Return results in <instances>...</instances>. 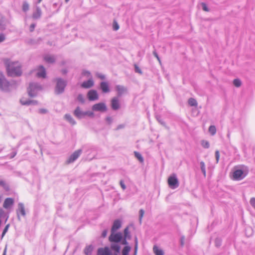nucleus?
Returning <instances> with one entry per match:
<instances>
[{
  "label": "nucleus",
  "instance_id": "1",
  "mask_svg": "<svg viewBox=\"0 0 255 255\" xmlns=\"http://www.w3.org/2000/svg\"><path fill=\"white\" fill-rule=\"evenodd\" d=\"M5 64L8 76L14 77L19 76L21 75V66L18 61H7Z\"/></svg>",
  "mask_w": 255,
  "mask_h": 255
},
{
  "label": "nucleus",
  "instance_id": "2",
  "mask_svg": "<svg viewBox=\"0 0 255 255\" xmlns=\"http://www.w3.org/2000/svg\"><path fill=\"white\" fill-rule=\"evenodd\" d=\"M18 82L15 81H11L9 82L4 77V76L0 72V89L4 92H10L13 89H16L18 86Z\"/></svg>",
  "mask_w": 255,
  "mask_h": 255
},
{
  "label": "nucleus",
  "instance_id": "3",
  "mask_svg": "<svg viewBox=\"0 0 255 255\" xmlns=\"http://www.w3.org/2000/svg\"><path fill=\"white\" fill-rule=\"evenodd\" d=\"M42 89L41 85L37 83H31L28 88V93L30 97L36 96L37 92Z\"/></svg>",
  "mask_w": 255,
  "mask_h": 255
},
{
  "label": "nucleus",
  "instance_id": "4",
  "mask_svg": "<svg viewBox=\"0 0 255 255\" xmlns=\"http://www.w3.org/2000/svg\"><path fill=\"white\" fill-rule=\"evenodd\" d=\"M56 81L55 92L57 94H61L64 91L65 87L66 86V81L61 78L57 79Z\"/></svg>",
  "mask_w": 255,
  "mask_h": 255
},
{
  "label": "nucleus",
  "instance_id": "5",
  "mask_svg": "<svg viewBox=\"0 0 255 255\" xmlns=\"http://www.w3.org/2000/svg\"><path fill=\"white\" fill-rule=\"evenodd\" d=\"M169 186L171 189H175L179 186V182L175 174H172L168 179Z\"/></svg>",
  "mask_w": 255,
  "mask_h": 255
},
{
  "label": "nucleus",
  "instance_id": "6",
  "mask_svg": "<svg viewBox=\"0 0 255 255\" xmlns=\"http://www.w3.org/2000/svg\"><path fill=\"white\" fill-rule=\"evenodd\" d=\"M123 238V235L120 232L117 233L115 232H111V234L109 237V240L111 243H118L122 241Z\"/></svg>",
  "mask_w": 255,
  "mask_h": 255
},
{
  "label": "nucleus",
  "instance_id": "7",
  "mask_svg": "<svg viewBox=\"0 0 255 255\" xmlns=\"http://www.w3.org/2000/svg\"><path fill=\"white\" fill-rule=\"evenodd\" d=\"M246 176V173H245L242 169L235 168L233 172V179L235 180H241Z\"/></svg>",
  "mask_w": 255,
  "mask_h": 255
},
{
  "label": "nucleus",
  "instance_id": "8",
  "mask_svg": "<svg viewBox=\"0 0 255 255\" xmlns=\"http://www.w3.org/2000/svg\"><path fill=\"white\" fill-rule=\"evenodd\" d=\"M92 110L95 112H104L107 111V108L106 104L104 103H99L94 104L92 107Z\"/></svg>",
  "mask_w": 255,
  "mask_h": 255
},
{
  "label": "nucleus",
  "instance_id": "9",
  "mask_svg": "<svg viewBox=\"0 0 255 255\" xmlns=\"http://www.w3.org/2000/svg\"><path fill=\"white\" fill-rule=\"evenodd\" d=\"M82 150L78 149L75 151L72 154L70 155L67 161L68 163H70L75 161L82 153Z\"/></svg>",
  "mask_w": 255,
  "mask_h": 255
},
{
  "label": "nucleus",
  "instance_id": "10",
  "mask_svg": "<svg viewBox=\"0 0 255 255\" xmlns=\"http://www.w3.org/2000/svg\"><path fill=\"white\" fill-rule=\"evenodd\" d=\"M16 213L18 220H20V214L24 217L26 215L24 206L23 203H19L18 204V208L16 210Z\"/></svg>",
  "mask_w": 255,
  "mask_h": 255
},
{
  "label": "nucleus",
  "instance_id": "11",
  "mask_svg": "<svg viewBox=\"0 0 255 255\" xmlns=\"http://www.w3.org/2000/svg\"><path fill=\"white\" fill-rule=\"evenodd\" d=\"M87 97L89 101H94L99 99L97 92L95 90H91L87 93Z\"/></svg>",
  "mask_w": 255,
  "mask_h": 255
},
{
  "label": "nucleus",
  "instance_id": "12",
  "mask_svg": "<svg viewBox=\"0 0 255 255\" xmlns=\"http://www.w3.org/2000/svg\"><path fill=\"white\" fill-rule=\"evenodd\" d=\"M97 255H111V252L109 247L101 248L98 250Z\"/></svg>",
  "mask_w": 255,
  "mask_h": 255
},
{
  "label": "nucleus",
  "instance_id": "13",
  "mask_svg": "<svg viewBox=\"0 0 255 255\" xmlns=\"http://www.w3.org/2000/svg\"><path fill=\"white\" fill-rule=\"evenodd\" d=\"M111 107L113 110H118L120 108L119 100L117 97L113 98L111 100Z\"/></svg>",
  "mask_w": 255,
  "mask_h": 255
},
{
  "label": "nucleus",
  "instance_id": "14",
  "mask_svg": "<svg viewBox=\"0 0 255 255\" xmlns=\"http://www.w3.org/2000/svg\"><path fill=\"white\" fill-rule=\"evenodd\" d=\"M116 90L118 93V96L119 97L127 93V88L122 85H117L116 86Z\"/></svg>",
  "mask_w": 255,
  "mask_h": 255
},
{
  "label": "nucleus",
  "instance_id": "15",
  "mask_svg": "<svg viewBox=\"0 0 255 255\" xmlns=\"http://www.w3.org/2000/svg\"><path fill=\"white\" fill-rule=\"evenodd\" d=\"M74 115L78 119H82L85 117V111H82L80 108L78 107L74 112Z\"/></svg>",
  "mask_w": 255,
  "mask_h": 255
},
{
  "label": "nucleus",
  "instance_id": "16",
  "mask_svg": "<svg viewBox=\"0 0 255 255\" xmlns=\"http://www.w3.org/2000/svg\"><path fill=\"white\" fill-rule=\"evenodd\" d=\"M93 85L94 81L92 78H90L88 80L83 82L81 84V87L83 88L88 89L93 87Z\"/></svg>",
  "mask_w": 255,
  "mask_h": 255
},
{
  "label": "nucleus",
  "instance_id": "17",
  "mask_svg": "<svg viewBox=\"0 0 255 255\" xmlns=\"http://www.w3.org/2000/svg\"><path fill=\"white\" fill-rule=\"evenodd\" d=\"M36 75L39 78H45L46 76V71L44 67L43 66H39L38 68V71Z\"/></svg>",
  "mask_w": 255,
  "mask_h": 255
},
{
  "label": "nucleus",
  "instance_id": "18",
  "mask_svg": "<svg viewBox=\"0 0 255 255\" xmlns=\"http://www.w3.org/2000/svg\"><path fill=\"white\" fill-rule=\"evenodd\" d=\"M14 203V200L11 198H6L4 201L3 207L5 209H8Z\"/></svg>",
  "mask_w": 255,
  "mask_h": 255
},
{
  "label": "nucleus",
  "instance_id": "19",
  "mask_svg": "<svg viewBox=\"0 0 255 255\" xmlns=\"http://www.w3.org/2000/svg\"><path fill=\"white\" fill-rule=\"evenodd\" d=\"M121 227V222L119 220H116L114 222L111 229V232H116L117 230Z\"/></svg>",
  "mask_w": 255,
  "mask_h": 255
},
{
  "label": "nucleus",
  "instance_id": "20",
  "mask_svg": "<svg viewBox=\"0 0 255 255\" xmlns=\"http://www.w3.org/2000/svg\"><path fill=\"white\" fill-rule=\"evenodd\" d=\"M44 60L48 63H53L55 61V58L54 56L50 55H45L44 56Z\"/></svg>",
  "mask_w": 255,
  "mask_h": 255
},
{
  "label": "nucleus",
  "instance_id": "21",
  "mask_svg": "<svg viewBox=\"0 0 255 255\" xmlns=\"http://www.w3.org/2000/svg\"><path fill=\"white\" fill-rule=\"evenodd\" d=\"M41 9L39 6H37L36 7L35 11H34L32 14V17L34 19H38L41 17Z\"/></svg>",
  "mask_w": 255,
  "mask_h": 255
},
{
  "label": "nucleus",
  "instance_id": "22",
  "mask_svg": "<svg viewBox=\"0 0 255 255\" xmlns=\"http://www.w3.org/2000/svg\"><path fill=\"white\" fill-rule=\"evenodd\" d=\"M153 252L155 255H164V253L163 251L157 247L156 245H154L153 248Z\"/></svg>",
  "mask_w": 255,
  "mask_h": 255
},
{
  "label": "nucleus",
  "instance_id": "23",
  "mask_svg": "<svg viewBox=\"0 0 255 255\" xmlns=\"http://www.w3.org/2000/svg\"><path fill=\"white\" fill-rule=\"evenodd\" d=\"M111 249L112 250L115 251L116 254H119L120 252L121 247L116 243L111 244Z\"/></svg>",
  "mask_w": 255,
  "mask_h": 255
},
{
  "label": "nucleus",
  "instance_id": "24",
  "mask_svg": "<svg viewBox=\"0 0 255 255\" xmlns=\"http://www.w3.org/2000/svg\"><path fill=\"white\" fill-rule=\"evenodd\" d=\"M64 118L66 120H67L72 125H75L76 124V121L74 120V119L72 117V116L69 114H66L64 116Z\"/></svg>",
  "mask_w": 255,
  "mask_h": 255
},
{
  "label": "nucleus",
  "instance_id": "25",
  "mask_svg": "<svg viewBox=\"0 0 255 255\" xmlns=\"http://www.w3.org/2000/svg\"><path fill=\"white\" fill-rule=\"evenodd\" d=\"M101 88L103 92L104 93H107L109 92V85L107 82H102L100 84Z\"/></svg>",
  "mask_w": 255,
  "mask_h": 255
},
{
  "label": "nucleus",
  "instance_id": "26",
  "mask_svg": "<svg viewBox=\"0 0 255 255\" xmlns=\"http://www.w3.org/2000/svg\"><path fill=\"white\" fill-rule=\"evenodd\" d=\"M93 250V247L92 245H89L84 249V253L86 255H91Z\"/></svg>",
  "mask_w": 255,
  "mask_h": 255
},
{
  "label": "nucleus",
  "instance_id": "27",
  "mask_svg": "<svg viewBox=\"0 0 255 255\" xmlns=\"http://www.w3.org/2000/svg\"><path fill=\"white\" fill-rule=\"evenodd\" d=\"M131 250L130 247L128 246H125L122 250V255H128L129 252Z\"/></svg>",
  "mask_w": 255,
  "mask_h": 255
},
{
  "label": "nucleus",
  "instance_id": "28",
  "mask_svg": "<svg viewBox=\"0 0 255 255\" xmlns=\"http://www.w3.org/2000/svg\"><path fill=\"white\" fill-rule=\"evenodd\" d=\"M200 167H201V170L203 174H204V176H206V167L205 163L203 161H201L200 163Z\"/></svg>",
  "mask_w": 255,
  "mask_h": 255
},
{
  "label": "nucleus",
  "instance_id": "29",
  "mask_svg": "<svg viewBox=\"0 0 255 255\" xmlns=\"http://www.w3.org/2000/svg\"><path fill=\"white\" fill-rule=\"evenodd\" d=\"M209 131L212 135H214L216 133V128L214 126H210L209 128Z\"/></svg>",
  "mask_w": 255,
  "mask_h": 255
},
{
  "label": "nucleus",
  "instance_id": "30",
  "mask_svg": "<svg viewBox=\"0 0 255 255\" xmlns=\"http://www.w3.org/2000/svg\"><path fill=\"white\" fill-rule=\"evenodd\" d=\"M188 104L191 106H196L197 105V103L196 100L192 98L188 100Z\"/></svg>",
  "mask_w": 255,
  "mask_h": 255
},
{
  "label": "nucleus",
  "instance_id": "31",
  "mask_svg": "<svg viewBox=\"0 0 255 255\" xmlns=\"http://www.w3.org/2000/svg\"><path fill=\"white\" fill-rule=\"evenodd\" d=\"M82 74L83 76H85L87 78H89V79L90 78H92L91 74L89 71L83 70Z\"/></svg>",
  "mask_w": 255,
  "mask_h": 255
},
{
  "label": "nucleus",
  "instance_id": "32",
  "mask_svg": "<svg viewBox=\"0 0 255 255\" xmlns=\"http://www.w3.org/2000/svg\"><path fill=\"white\" fill-rule=\"evenodd\" d=\"M124 238H128V239H129L130 238L128 227L126 228L124 230Z\"/></svg>",
  "mask_w": 255,
  "mask_h": 255
},
{
  "label": "nucleus",
  "instance_id": "33",
  "mask_svg": "<svg viewBox=\"0 0 255 255\" xmlns=\"http://www.w3.org/2000/svg\"><path fill=\"white\" fill-rule=\"evenodd\" d=\"M202 146L205 148H208L210 147L209 142L205 140H203L201 141V143Z\"/></svg>",
  "mask_w": 255,
  "mask_h": 255
},
{
  "label": "nucleus",
  "instance_id": "34",
  "mask_svg": "<svg viewBox=\"0 0 255 255\" xmlns=\"http://www.w3.org/2000/svg\"><path fill=\"white\" fill-rule=\"evenodd\" d=\"M233 84L236 87H239L241 86V81L239 79H236L233 81Z\"/></svg>",
  "mask_w": 255,
  "mask_h": 255
},
{
  "label": "nucleus",
  "instance_id": "35",
  "mask_svg": "<svg viewBox=\"0 0 255 255\" xmlns=\"http://www.w3.org/2000/svg\"><path fill=\"white\" fill-rule=\"evenodd\" d=\"M29 9V4L26 1H24L22 4V10L26 12Z\"/></svg>",
  "mask_w": 255,
  "mask_h": 255
},
{
  "label": "nucleus",
  "instance_id": "36",
  "mask_svg": "<svg viewBox=\"0 0 255 255\" xmlns=\"http://www.w3.org/2000/svg\"><path fill=\"white\" fill-rule=\"evenodd\" d=\"M29 100H26L25 98H22L20 100V103L22 105H29Z\"/></svg>",
  "mask_w": 255,
  "mask_h": 255
},
{
  "label": "nucleus",
  "instance_id": "37",
  "mask_svg": "<svg viewBox=\"0 0 255 255\" xmlns=\"http://www.w3.org/2000/svg\"><path fill=\"white\" fill-rule=\"evenodd\" d=\"M134 155L139 160L140 162H142L143 161V158L139 152L135 151Z\"/></svg>",
  "mask_w": 255,
  "mask_h": 255
},
{
  "label": "nucleus",
  "instance_id": "38",
  "mask_svg": "<svg viewBox=\"0 0 255 255\" xmlns=\"http://www.w3.org/2000/svg\"><path fill=\"white\" fill-rule=\"evenodd\" d=\"M77 100H78L79 102H80V103H82V104H83V103H85V98H84V97L83 95H82V94H79V95H78V96H77Z\"/></svg>",
  "mask_w": 255,
  "mask_h": 255
},
{
  "label": "nucleus",
  "instance_id": "39",
  "mask_svg": "<svg viewBox=\"0 0 255 255\" xmlns=\"http://www.w3.org/2000/svg\"><path fill=\"white\" fill-rule=\"evenodd\" d=\"M0 186L3 187L5 189H8L7 185L6 184L5 181L2 180H0Z\"/></svg>",
  "mask_w": 255,
  "mask_h": 255
},
{
  "label": "nucleus",
  "instance_id": "40",
  "mask_svg": "<svg viewBox=\"0 0 255 255\" xmlns=\"http://www.w3.org/2000/svg\"><path fill=\"white\" fill-rule=\"evenodd\" d=\"M86 116L93 118L94 116V114L92 111H85V117Z\"/></svg>",
  "mask_w": 255,
  "mask_h": 255
},
{
  "label": "nucleus",
  "instance_id": "41",
  "mask_svg": "<svg viewBox=\"0 0 255 255\" xmlns=\"http://www.w3.org/2000/svg\"><path fill=\"white\" fill-rule=\"evenodd\" d=\"M134 70L136 73H138L140 74H142V73L141 69L135 64L134 65Z\"/></svg>",
  "mask_w": 255,
  "mask_h": 255
},
{
  "label": "nucleus",
  "instance_id": "42",
  "mask_svg": "<svg viewBox=\"0 0 255 255\" xmlns=\"http://www.w3.org/2000/svg\"><path fill=\"white\" fill-rule=\"evenodd\" d=\"M144 213V210L143 209H140L139 210V222L140 223L141 222V219H142V218L143 217Z\"/></svg>",
  "mask_w": 255,
  "mask_h": 255
},
{
  "label": "nucleus",
  "instance_id": "43",
  "mask_svg": "<svg viewBox=\"0 0 255 255\" xmlns=\"http://www.w3.org/2000/svg\"><path fill=\"white\" fill-rule=\"evenodd\" d=\"M251 206L255 209V198H252L250 201Z\"/></svg>",
  "mask_w": 255,
  "mask_h": 255
},
{
  "label": "nucleus",
  "instance_id": "44",
  "mask_svg": "<svg viewBox=\"0 0 255 255\" xmlns=\"http://www.w3.org/2000/svg\"><path fill=\"white\" fill-rule=\"evenodd\" d=\"M215 157L216 160V162L218 163L220 157V153L218 150H216L215 151Z\"/></svg>",
  "mask_w": 255,
  "mask_h": 255
},
{
  "label": "nucleus",
  "instance_id": "45",
  "mask_svg": "<svg viewBox=\"0 0 255 255\" xmlns=\"http://www.w3.org/2000/svg\"><path fill=\"white\" fill-rule=\"evenodd\" d=\"M9 226V224H8L5 227V228L2 232V237H3L4 236V235L5 234V233L7 232Z\"/></svg>",
  "mask_w": 255,
  "mask_h": 255
},
{
  "label": "nucleus",
  "instance_id": "46",
  "mask_svg": "<svg viewBox=\"0 0 255 255\" xmlns=\"http://www.w3.org/2000/svg\"><path fill=\"white\" fill-rule=\"evenodd\" d=\"M202 8H203V9L204 11H209V9L208 6H207V5L205 3H202Z\"/></svg>",
  "mask_w": 255,
  "mask_h": 255
},
{
  "label": "nucleus",
  "instance_id": "47",
  "mask_svg": "<svg viewBox=\"0 0 255 255\" xmlns=\"http://www.w3.org/2000/svg\"><path fill=\"white\" fill-rule=\"evenodd\" d=\"M39 113L44 114L47 113V110L45 109H40L38 111Z\"/></svg>",
  "mask_w": 255,
  "mask_h": 255
},
{
  "label": "nucleus",
  "instance_id": "48",
  "mask_svg": "<svg viewBox=\"0 0 255 255\" xmlns=\"http://www.w3.org/2000/svg\"><path fill=\"white\" fill-rule=\"evenodd\" d=\"M35 26H36V24L35 23L31 24L30 25V27H29L30 31V32H32L34 30Z\"/></svg>",
  "mask_w": 255,
  "mask_h": 255
},
{
  "label": "nucleus",
  "instance_id": "49",
  "mask_svg": "<svg viewBox=\"0 0 255 255\" xmlns=\"http://www.w3.org/2000/svg\"><path fill=\"white\" fill-rule=\"evenodd\" d=\"M106 120L109 124H111L113 122V119L111 117H107Z\"/></svg>",
  "mask_w": 255,
  "mask_h": 255
},
{
  "label": "nucleus",
  "instance_id": "50",
  "mask_svg": "<svg viewBox=\"0 0 255 255\" xmlns=\"http://www.w3.org/2000/svg\"><path fill=\"white\" fill-rule=\"evenodd\" d=\"M127 239H128V238H124V239L122 240L121 241V244L122 245H127L128 244V243L127 241Z\"/></svg>",
  "mask_w": 255,
  "mask_h": 255
},
{
  "label": "nucleus",
  "instance_id": "51",
  "mask_svg": "<svg viewBox=\"0 0 255 255\" xmlns=\"http://www.w3.org/2000/svg\"><path fill=\"white\" fill-rule=\"evenodd\" d=\"M153 54L154 55V56L157 58V59L158 60V61L159 62V63L161 62V61H160V58L159 57L157 52L155 51H154L153 52Z\"/></svg>",
  "mask_w": 255,
  "mask_h": 255
},
{
  "label": "nucleus",
  "instance_id": "52",
  "mask_svg": "<svg viewBox=\"0 0 255 255\" xmlns=\"http://www.w3.org/2000/svg\"><path fill=\"white\" fill-rule=\"evenodd\" d=\"M29 105H37L38 104V102L35 100H30L29 101Z\"/></svg>",
  "mask_w": 255,
  "mask_h": 255
},
{
  "label": "nucleus",
  "instance_id": "53",
  "mask_svg": "<svg viewBox=\"0 0 255 255\" xmlns=\"http://www.w3.org/2000/svg\"><path fill=\"white\" fill-rule=\"evenodd\" d=\"M120 185L123 190H125L126 188V186L125 184H124V181L123 180L120 181Z\"/></svg>",
  "mask_w": 255,
  "mask_h": 255
},
{
  "label": "nucleus",
  "instance_id": "54",
  "mask_svg": "<svg viewBox=\"0 0 255 255\" xmlns=\"http://www.w3.org/2000/svg\"><path fill=\"white\" fill-rule=\"evenodd\" d=\"M107 233H108V230H104L103 231L102 233V237L105 238L107 236Z\"/></svg>",
  "mask_w": 255,
  "mask_h": 255
},
{
  "label": "nucleus",
  "instance_id": "55",
  "mask_svg": "<svg viewBox=\"0 0 255 255\" xmlns=\"http://www.w3.org/2000/svg\"><path fill=\"white\" fill-rule=\"evenodd\" d=\"M97 76L100 78L101 79H105V76L103 75V74H100V73H97Z\"/></svg>",
  "mask_w": 255,
  "mask_h": 255
},
{
  "label": "nucleus",
  "instance_id": "56",
  "mask_svg": "<svg viewBox=\"0 0 255 255\" xmlns=\"http://www.w3.org/2000/svg\"><path fill=\"white\" fill-rule=\"evenodd\" d=\"M5 39V36L3 34H0V43L3 41Z\"/></svg>",
  "mask_w": 255,
  "mask_h": 255
},
{
  "label": "nucleus",
  "instance_id": "57",
  "mask_svg": "<svg viewBox=\"0 0 255 255\" xmlns=\"http://www.w3.org/2000/svg\"><path fill=\"white\" fill-rule=\"evenodd\" d=\"M134 248H138V241L137 237H135L134 238Z\"/></svg>",
  "mask_w": 255,
  "mask_h": 255
},
{
  "label": "nucleus",
  "instance_id": "58",
  "mask_svg": "<svg viewBox=\"0 0 255 255\" xmlns=\"http://www.w3.org/2000/svg\"><path fill=\"white\" fill-rule=\"evenodd\" d=\"M184 241V237H182L180 239V243L181 246H183Z\"/></svg>",
  "mask_w": 255,
  "mask_h": 255
},
{
  "label": "nucleus",
  "instance_id": "59",
  "mask_svg": "<svg viewBox=\"0 0 255 255\" xmlns=\"http://www.w3.org/2000/svg\"><path fill=\"white\" fill-rule=\"evenodd\" d=\"M16 154V152H13L12 153H11L10 154V158H13Z\"/></svg>",
  "mask_w": 255,
  "mask_h": 255
},
{
  "label": "nucleus",
  "instance_id": "60",
  "mask_svg": "<svg viewBox=\"0 0 255 255\" xmlns=\"http://www.w3.org/2000/svg\"><path fill=\"white\" fill-rule=\"evenodd\" d=\"M157 120L161 125H164V122L160 119V117H157Z\"/></svg>",
  "mask_w": 255,
  "mask_h": 255
},
{
  "label": "nucleus",
  "instance_id": "61",
  "mask_svg": "<svg viewBox=\"0 0 255 255\" xmlns=\"http://www.w3.org/2000/svg\"><path fill=\"white\" fill-rule=\"evenodd\" d=\"M119 26L118 25V24H116L115 25H114V30H117L118 29H119Z\"/></svg>",
  "mask_w": 255,
  "mask_h": 255
},
{
  "label": "nucleus",
  "instance_id": "62",
  "mask_svg": "<svg viewBox=\"0 0 255 255\" xmlns=\"http://www.w3.org/2000/svg\"><path fill=\"white\" fill-rule=\"evenodd\" d=\"M124 128V125H120L118 126V127H117V129H121V128Z\"/></svg>",
  "mask_w": 255,
  "mask_h": 255
},
{
  "label": "nucleus",
  "instance_id": "63",
  "mask_svg": "<svg viewBox=\"0 0 255 255\" xmlns=\"http://www.w3.org/2000/svg\"><path fill=\"white\" fill-rule=\"evenodd\" d=\"M138 248H134V255H136Z\"/></svg>",
  "mask_w": 255,
  "mask_h": 255
},
{
  "label": "nucleus",
  "instance_id": "64",
  "mask_svg": "<svg viewBox=\"0 0 255 255\" xmlns=\"http://www.w3.org/2000/svg\"><path fill=\"white\" fill-rule=\"evenodd\" d=\"M6 247L5 248L4 251H3V255H6Z\"/></svg>",
  "mask_w": 255,
  "mask_h": 255
}]
</instances>
